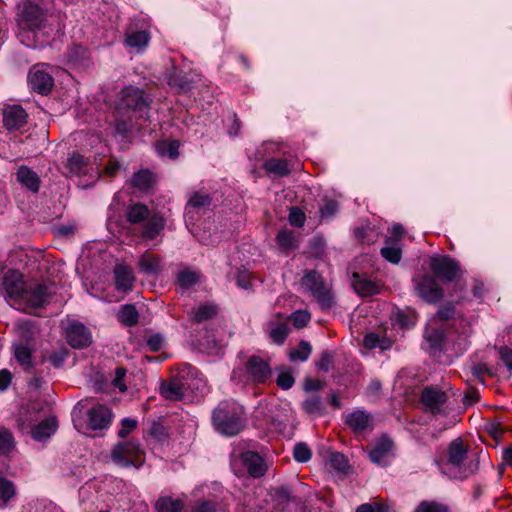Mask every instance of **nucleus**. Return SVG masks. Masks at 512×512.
<instances>
[{"instance_id":"nucleus-53","label":"nucleus","mask_w":512,"mask_h":512,"mask_svg":"<svg viewBox=\"0 0 512 512\" xmlns=\"http://www.w3.org/2000/svg\"><path fill=\"white\" fill-rule=\"evenodd\" d=\"M164 344V338L162 335L156 333L147 337L146 345L152 352H157L162 349Z\"/></svg>"},{"instance_id":"nucleus-40","label":"nucleus","mask_w":512,"mask_h":512,"mask_svg":"<svg viewBox=\"0 0 512 512\" xmlns=\"http://www.w3.org/2000/svg\"><path fill=\"white\" fill-rule=\"evenodd\" d=\"M312 352L311 345L306 341H301L297 348L289 352V359L291 361H306Z\"/></svg>"},{"instance_id":"nucleus-29","label":"nucleus","mask_w":512,"mask_h":512,"mask_svg":"<svg viewBox=\"0 0 512 512\" xmlns=\"http://www.w3.org/2000/svg\"><path fill=\"white\" fill-rule=\"evenodd\" d=\"M150 42V34L147 31H134L126 34L125 44L130 48L141 50Z\"/></svg>"},{"instance_id":"nucleus-27","label":"nucleus","mask_w":512,"mask_h":512,"mask_svg":"<svg viewBox=\"0 0 512 512\" xmlns=\"http://www.w3.org/2000/svg\"><path fill=\"white\" fill-rule=\"evenodd\" d=\"M345 422L354 431L360 432L369 426L370 416L363 410H356L346 416Z\"/></svg>"},{"instance_id":"nucleus-60","label":"nucleus","mask_w":512,"mask_h":512,"mask_svg":"<svg viewBox=\"0 0 512 512\" xmlns=\"http://www.w3.org/2000/svg\"><path fill=\"white\" fill-rule=\"evenodd\" d=\"M126 375V370L124 368H117L116 371H115V377L112 381L113 383V386L118 388L121 392H124L126 391V386L125 384L123 383V379Z\"/></svg>"},{"instance_id":"nucleus-26","label":"nucleus","mask_w":512,"mask_h":512,"mask_svg":"<svg viewBox=\"0 0 512 512\" xmlns=\"http://www.w3.org/2000/svg\"><path fill=\"white\" fill-rule=\"evenodd\" d=\"M185 383L178 378H173L161 385V395L168 400H180L184 396Z\"/></svg>"},{"instance_id":"nucleus-5","label":"nucleus","mask_w":512,"mask_h":512,"mask_svg":"<svg viewBox=\"0 0 512 512\" xmlns=\"http://www.w3.org/2000/svg\"><path fill=\"white\" fill-rule=\"evenodd\" d=\"M17 422L22 433H30L31 437L39 442L48 439L58 428L57 419L53 416L34 424L35 419L32 416L21 413Z\"/></svg>"},{"instance_id":"nucleus-35","label":"nucleus","mask_w":512,"mask_h":512,"mask_svg":"<svg viewBox=\"0 0 512 512\" xmlns=\"http://www.w3.org/2000/svg\"><path fill=\"white\" fill-rule=\"evenodd\" d=\"M138 312L134 305L126 304L118 312V319L127 326H133L138 322Z\"/></svg>"},{"instance_id":"nucleus-57","label":"nucleus","mask_w":512,"mask_h":512,"mask_svg":"<svg viewBox=\"0 0 512 512\" xmlns=\"http://www.w3.org/2000/svg\"><path fill=\"white\" fill-rule=\"evenodd\" d=\"M356 512H389L386 505L380 503H366L360 505Z\"/></svg>"},{"instance_id":"nucleus-44","label":"nucleus","mask_w":512,"mask_h":512,"mask_svg":"<svg viewBox=\"0 0 512 512\" xmlns=\"http://www.w3.org/2000/svg\"><path fill=\"white\" fill-rule=\"evenodd\" d=\"M312 451L307 444L300 442L294 446L293 457L299 463H306L311 459Z\"/></svg>"},{"instance_id":"nucleus-14","label":"nucleus","mask_w":512,"mask_h":512,"mask_svg":"<svg viewBox=\"0 0 512 512\" xmlns=\"http://www.w3.org/2000/svg\"><path fill=\"white\" fill-rule=\"evenodd\" d=\"M51 294V287L46 282H39L27 286L25 290V297H23L22 305L31 308H38L43 306Z\"/></svg>"},{"instance_id":"nucleus-7","label":"nucleus","mask_w":512,"mask_h":512,"mask_svg":"<svg viewBox=\"0 0 512 512\" xmlns=\"http://www.w3.org/2000/svg\"><path fill=\"white\" fill-rule=\"evenodd\" d=\"M0 286L1 292L7 299L14 302V304L22 305L27 285L19 271L13 269L4 271Z\"/></svg>"},{"instance_id":"nucleus-45","label":"nucleus","mask_w":512,"mask_h":512,"mask_svg":"<svg viewBox=\"0 0 512 512\" xmlns=\"http://www.w3.org/2000/svg\"><path fill=\"white\" fill-rule=\"evenodd\" d=\"M381 255L392 264H398L402 257L401 249L396 246H386L381 249Z\"/></svg>"},{"instance_id":"nucleus-42","label":"nucleus","mask_w":512,"mask_h":512,"mask_svg":"<svg viewBox=\"0 0 512 512\" xmlns=\"http://www.w3.org/2000/svg\"><path fill=\"white\" fill-rule=\"evenodd\" d=\"M153 181L152 173L148 170H141L134 174L131 182L133 186L140 190H147Z\"/></svg>"},{"instance_id":"nucleus-31","label":"nucleus","mask_w":512,"mask_h":512,"mask_svg":"<svg viewBox=\"0 0 512 512\" xmlns=\"http://www.w3.org/2000/svg\"><path fill=\"white\" fill-rule=\"evenodd\" d=\"M276 241L280 249L288 253L297 247V239L294 233L288 229H282L276 236Z\"/></svg>"},{"instance_id":"nucleus-39","label":"nucleus","mask_w":512,"mask_h":512,"mask_svg":"<svg viewBox=\"0 0 512 512\" xmlns=\"http://www.w3.org/2000/svg\"><path fill=\"white\" fill-rule=\"evenodd\" d=\"M363 343H364V346L368 349H373V348L379 347L382 350H386L391 347V341L388 338L380 337L376 333L366 334L364 337Z\"/></svg>"},{"instance_id":"nucleus-43","label":"nucleus","mask_w":512,"mask_h":512,"mask_svg":"<svg viewBox=\"0 0 512 512\" xmlns=\"http://www.w3.org/2000/svg\"><path fill=\"white\" fill-rule=\"evenodd\" d=\"M355 235L358 240L368 245L376 242L378 238V233L370 226L357 227Z\"/></svg>"},{"instance_id":"nucleus-55","label":"nucleus","mask_w":512,"mask_h":512,"mask_svg":"<svg viewBox=\"0 0 512 512\" xmlns=\"http://www.w3.org/2000/svg\"><path fill=\"white\" fill-rule=\"evenodd\" d=\"M415 512H447V509L440 504L424 501L417 507Z\"/></svg>"},{"instance_id":"nucleus-47","label":"nucleus","mask_w":512,"mask_h":512,"mask_svg":"<svg viewBox=\"0 0 512 512\" xmlns=\"http://www.w3.org/2000/svg\"><path fill=\"white\" fill-rule=\"evenodd\" d=\"M329 462L331 467L338 472H346L348 469L347 459L342 453H332L330 455Z\"/></svg>"},{"instance_id":"nucleus-15","label":"nucleus","mask_w":512,"mask_h":512,"mask_svg":"<svg viewBox=\"0 0 512 512\" xmlns=\"http://www.w3.org/2000/svg\"><path fill=\"white\" fill-rule=\"evenodd\" d=\"M421 401L427 410L433 414H438L443 410L447 401V394L436 387H426L422 391Z\"/></svg>"},{"instance_id":"nucleus-37","label":"nucleus","mask_w":512,"mask_h":512,"mask_svg":"<svg viewBox=\"0 0 512 512\" xmlns=\"http://www.w3.org/2000/svg\"><path fill=\"white\" fill-rule=\"evenodd\" d=\"M179 142L176 140L172 141H160L156 144V151L160 156H167L171 159L178 157Z\"/></svg>"},{"instance_id":"nucleus-1","label":"nucleus","mask_w":512,"mask_h":512,"mask_svg":"<svg viewBox=\"0 0 512 512\" xmlns=\"http://www.w3.org/2000/svg\"><path fill=\"white\" fill-rule=\"evenodd\" d=\"M46 23V11L38 3L24 2L19 6L18 12L20 42L28 48L42 47L45 41L41 40L40 36L44 35Z\"/></svg>"},{"instance_id":"nucleus-23","label":"nucleus","mask_w":512,"mask_h":512,"mask_svg":"<svg viewBox=\"0 0 512 512\" xmlns=\"http://www.w3.org/2000/svg\"><path fill=\"white\" fill-rule=\"evenodd\" d=\"M17 182L24 187L26 190L37 193L40 189V177L39 175L26 165L18 167L16 173Z\"/></svg>"},{"instance_id":"nucleus-58","label":"nucleus","mask_w":512,"mask_h":512,"mask_svg":"<svg viewBox=\"0 0 512 512\" xmlns=\"http://www.w3.org/2000/svg\"><path fill=\"white\" fill-rule=\"evenodd\" d=\"M121 428L118 431V436L125 438L137 426V421L131 418H124L121 421Z\"/></svg>"},{"instance_id":"nucleus-24","label":"nucleus","mask_w":512,"mask_h":512,"mask_svg":"<svg viewBox=\"0 0 512 512\" xmlns=\"http://www.w3.org/2000/svg\"><path fill=\"white\" fill-rule=\"evenodd\" d=\"M138 269L144 275L157 277L163 269L162 258L145 252L138 259Z\"/></svg>"},{"instance_id":"nucleus-56","label":"nucleus","mask_w":512,"mask_h":512,"mask_svg":"<svg viewBox=\"0 0 512 512\" xmlns=\"http://www.w3.org/2000/svg\"><path fill=\"white\" fill-rule=\"evenodd\" d=\"M338 210V204L334 200L325 201L324 205L320 208L321 218H330Z\"/></svg>"},{"instance_id":"nucleus-48","label":"nucleus","mask_w":512,"mask_h":512,"mask_svg":"<svg viewBox=\"0 0 512 512\" xmlns=\"http://www.w3.org/2000/svg\"><path fill=\"white\" fill-rule=\"evenodd\" d=\"M276 382L280 388L288 390L294 385L295 379L290 370L283 369L279 372Z\"/></svg>"},{"instance_id":"nucleus-18","label":"nucleus","mask_w":512,"mask_h":512,"mask_svg":"<svg viewBox=\"0 0 512 512\" xmlns=\"http://www.w3.org/2000/svg\"><path fill=\"white\" fill-rule=\"evenodd\" d=\"M246 370L249 377L256 383H264L272 375L269 363L258 356H252L248 359Z\"/></svg>"},{"instance_id":"nucleus-13","label":"nucleus","mask_w":512,"mask_h":512,"mask_svg":"<svg viewBox=\"0 0 512 512\" xmlns=\"http://www.w3.org/2000/svg\"><path fill=\"white\" fill-rule=\"evenodd\" d=\"M413 281L417 294L424 301L428 303H436L442 298V289L434 277L426 275L421 279L414 278Z\"/></svg>"},{"instance_id":"nucleus-33","label":"nucleus","mask_w":512,"mask_h":512,"mask_svg":"<svg viewBox=\"0 0 512 512\" xmlns=\"http://www.w3.org/2000/svg\"><path fill=\"white\" fill-rule=\"evenodd\" d=\"M264 168L268 173L279 177L286 176L290 173L286 160L271 158L265 161Z\"/></svg>"},{"instance_id":"nucleus-4","label":"nucleus","mask_w":512,"mask_h":512,"mask_svg":"<svg viewBox=\"0 0 512 512\" xmlns=\"http://www.w3.org/2000/svg\"><path fill=\"white\" fill-rule=\"evenodd\" d=\"M215 429L226 436L238 434L245 426L244 408L235 401L221 402L213 411Z\"/></svg>"},{"instance_id":"nucleus-61","label":"nucleus","mask_w":512,"mask_h":512,"mask_svg":"<svg viewBox=\"0 0 512 512\" xmlns=\"http://www.w3.org/2000/svg\"><path fill=\"white\" fill-rule=\"evenodd\" d=\"M472 375L475 379L479 380L482 384L484 383L482 376L485 373L489 372V369L486 364L484 363H478L474 364L471 368Z\"/></svg>"},{"instance_id":"nucleus-36","label":"nucleus","mask_w":512,"mask_h":512,"mask_svg":"<svg viewBox=\"0 0 512 512\" xmlns=\"http://www.w3.org/2000/svg\"><path fill=\"white\" fill-rule=\"evenodd\" d=\"M211 198L207 193L194 192L188 200L186 210L187 214L191 212V209H202L210 205Z\"/></svg>"},{"instance_id":"nucleus-59","label":"nucleus","mask_w":512,"mask_h":512,"mask_svg":"<svg viewBox=\"0 0 512 512\" xmlns=\"http://www.w3.org/2000/svg\"><path fill=\"white\" fill-rule=\"evenodd\" d=\"M332 355L329 352H323L317 362V368L321 371L328 372L332 367Z\"/></svg>"},{"instance_id":"nucleus-49","label":"nucleus","mask_w":512,"mask_h":512,"mask_svg":"<svg viewBox=\"0 0 512 512\" xmlns=\"http://www.w3.org/2000/svg\"><path fill=\"white\" fill-rule=\"evenodd\" d=\"M193 512H225V510L214 501L204 500L194 506Z\"/></svg>"},{"instance_id":"nucleus-30","label":"nucleus","mask_w":512,"mask_h":512,"mask_svg":"<svg viewBox=\"0 0 512 512\" xmlns=\"http://www.w3.org/2000/svg\"><path fill=\"white\" fill-rule=\"evenodd\" d=\"M15 496L16 489L13 482L0 474V508L6 507Z\"/></svg>"},{"instance_id":"nucleus-28","label":"nucleus","mask_w":512,"mask_h":512,"mask_svg":"<svg viewBox=\"0 0 512 512\" xmlns=\"http://www.w3.org/2000/svg\"><path fill=\"white\" fill-rule=\"evenodd\" d=\"M218 308L213 303H202L191 313L192 321L200 323L213 318L217 314Z\"/></svg>"},{"instance_id":"nucleus-17","label":"nucleus","mask_w":512,"mask_h":512,"mask_svg":"<svg viewBox=\"0 0 512 512\" xmlns=\"http://www.w3.org/2000/svg\"><path fill=\"white\" fill-rule=\"evenodd\" d=\"M88 427L92 430L107 429L112 421V411L104 405L98 404L87 412Z\"/></svg>"},{"instance_id":"nucleus-41","label":"nucleus","mask_w":512,"mask_h":512,"mask_svg":"<svg viewBox=\"0 0 512 512\" xmlns=\"http://www.w3.org/2000/svg\"><path fill=\"white\" fill-rule=\"evenodd\" d=\"M86 159L84 156L74 153L67 160V168L72 174L79 175L86 170Z\"/></svg>"},{"instance_id":"nucleus-54","label":"nucleus","mask_w":512,"mask_h":512,"mask_svg":"<svg viewBox=\"0 0 512 512\" xmlns=\"http://www.w3.org/2000/svg\"><path fill=\"white\" fill-rule=\"evenodd\" d=\"M292 321L295 327L302 328L310 321V314L307 311L299 310L292 314Z\"/></svg>"},{"instance_id":"nucleus-6","label":"nucleus","mask_w":512,"mask_h":512,"mask_svg":"<svg viewBox=\"0 0 512 512\" xmlns=\"http://www.w3.org/2000/svg\"><path fill=\"white\" fill-rule=\"evenodd\" d=\"M302 288L308 291L323 309L332 305V295L330 288L324 283L321 275L311 270L304 274L300 282Z\"/></svg>"},{"instance_id":"nucleus-16","label":"nucleus","mask_w":512,"mask_h":512,"mask_svg":"<svg viewBox=\"0 0 512 512\" xmlns=\"http://www.w3.org/2000/svg\"><path fill=\"white\" fill-rule=\"evenodd\" d=\"M66 339L73 348H83L91 343V334L82 323L70 322L66 327Z\"/></svg>"},{"instance_id":"nucleus-2","label":"nucleus","mask_w":512,"mask_h":512,"mask_svg":"<svg viewBox=\"0 0 512 512\" xmlns=\"http://www.w3.org/2000/svg\"><path fill=\"white\" fill-rule=\"evenodd\" d=\"M478 469V455L469 454L468 446L461 438L452 440L447 448V463L443 473L450 478L465 479L475 474Z\"/></svg>"},{"instance_id":"nucleus-32","label":"nucleus","mask_w":512,"mask_h":512,"mask_svg":"<svg viewBox=\"0 0 512 512\" xmlns=\"http://www.w3.org/2000/svg\"><path fill=\"white\" fill-rule=\"evenodd\" d=\"M268 333L274 343L282 344L288 336L289 327L286 322H280L277 324L269 323Z\"/></svg>"},{"instance_id":"nucleus-10","label":"nucleus","mask_w":512,"mask_h":512,"mask_svg":"<svg viewBox=\"0 0 512 512\" xmlns=\"http://www.w3.org/2000/svg\"><path fill=\"white\" fill-rule=\"evenodd\" d=\"M28 83L33 91L46 95L51 91L54 80L48 71V67L44 64H38L30 69Z\"/></svg>"},{"instance_id":"nucleus-51","label":"nucleus","mask_w":512,"mask_h":512,"mask_svg":"<svg viewBox=\"0 0 512 512\" xmlns=\"http://www.w3.org/2000/svg\"><path fill=\"white\" fill-rule=\"evenodd\" d=\"M13 437L6 429H0V452L8 453L13 448Z\"/></svg>"},{"instance_id":"nucleus-8","label":"nucleus","mask_w":512,"mask_h":512,"mask_svg":"<svg viewBox=\"0 0 512 512\" xmlns=\"http://www.w3.org/2000/svg\"><path fill=\"white\" fill-rule=\"evenodd\" d=\"M111 457L116 465L131 467L141 460V451L135 442H121L113 448Z\"/></svg>"},{"instance_id":"nucleus-52","label":"nucleus","mask_w":512,"mask_h":512,"mask_svg":"<svg viewBox=\"0 0 512 512\" xmlns=\"http://www.w3.org/2000/svg\"><path fill=\"white\" fill-rule=\"evenodd\" d=\"M305 214L297 207H293L289 212V222L291 225L301 227L305 223Z\"/></svg>"},{"instance_id":"nucleus-22","label":"nucleus","mask_w":512,"mask_h":512,"mask_svg":"<svg viewBox=\"0 0 512 512\" xmlns=\"http://www.w3.org/2000/svg\"><path fill=\"white\" fill-rule=\"evenodd\" d=\"M240 461L247 469L248 473L253 477H261L267 470L264 459L255 452L246 451L241 453Z\"/></svg>"},{"instance_id":"nucleus-63","label":"nucleus","mask_w":512,"mask_h":512,"mask_svg":"<svg viewBox=\"0 0 512 512\" xmlns=\"http://www.w3.org/2000/svg\"><path fill=\"white\" fill-rule=\"evenodd\" d=\"M500 357L503 361L504 365L512 371V350L508 348H501L500 349Z\"/></svg>"},{"instance_id":"nucleus-21","label":"nucleus","mask_w":512,"mask_h":512,"mask_svg":"<svg viewBox=\"0 0 512 512\" xmlns=\"http://www.w3.org/2000/svg\"><path fill=\"white\" fill-rule=\"evenodd\" d=\"M352 286L357 294L362 297L373 296L380 292L381 284L373 281L367 276L354 272L352 275Z\"/></svg>"},{"instance_id":"nucleus-25","label":"nucleus","mask_w":512,"mask_h":512,"mask_svg":"<svg viewBox=\"0 0 512 512\" xmlns=\"http://www.w3.org/2000/svg\"><path fill=\"white\" fill-rule=\"evenodd\" d=\"M114 279L116 289L122 292H129L134 287L135 276L128 265L117 264L114 268Z\"/></svg>"},{"instance_id":"nucleus-19","label":"nucleus","mask_w":512,"mask_h":512,"mask_svg":"<svg viewBox=\"0 0 512 512\" xmlns=\"http://www.w3.org/2000/svg\"><path fill=\"white\" fill-rule=\"evenodd\" d=\"M28 114L19 105H9L3 110V124L8 130H19L26 123Z\"/></svg>"},{"instance_id":"nucleus-46","label":"nucleus","mask_w":512,"mask_h":512,"mask_svg":"<svg viewBox=\"0 0 512 512\" xmlns=\"http://www.w3.org/2000/svg\"><path fill=\"white\" fill-rule=\"evenodd\" d=\"M303 410L308 414H320L322 410V402L320 397L312 396L302 403Z\"/></svg>"},{"instance_id":"nucleus-64","label":"nucleus","mask_w":512,"mask_h":512,"mask_svg":"<svg viewBox=\"0 0 512 512\" xmlns=\"http://www.w3.org/2000/svg\"><path fill=\"white\" fill-rule=\"evenodd\" d=\"M425 338L432 344V346L437 347L441 342L442 334L439 331H435L434 333L426 332Z\"/></svg>"},{"instance_id":"nucleus-62","label":"nucleus","mask_w":512,"mask_h":512,"mask_svg":"<svg viewBox=\"0 0 512 512\" xmlns=\"http://www.w3.org/2000/svg\"><path fill=\"white\" fill-rule=\"evenodd\" d=\"M12 380V375L7 369L0 371V391H4L8 388Z\"/></svg>"},{"instance_id":"nucleus-50","label":"nucleus","mask_w":512,"mask_h":512,"mask_svg":"<svg viewBox=\"0 0 512 512\" xmlns=\"http://www.w3.org/2000/svg\"><path fill=\"white\" fill-rule=\"evenodd\" d=\"M67 356H68V350L64 347H61V348L53 351L49 355L48 360L55 368H59L62 366V364L64 363Z\"/></svg>"},{"instance_id":"nucleus-38","label":"nucleus","mask_w":512,"mask_h":512,"mask_svg":"<svg viewBox=\"0 0 512 512\" xmlns=\"http://www.w3.org/2000/svg\"><path fill=\"white\" fill-rule=\"evenodd\" d=\"M184 504L179 499L171 497L160 498L156 503V508L159 512H181Z\"/></svg>"},{"instance_id":"nucleus-11","label":"nucleus","mask_w":512,"mask_h":512,"mask_svg":"<svg viewBox=\"0 0 512 512\" xmlns=\"http://www.w3.org/2000/svg\"><path fill=\"white\" fill-rule=\"evenodd\" d=\"M394 456V443L387 435L377 438L369 452L370 460L381 466L389 465Z\"/></svg>"},{"instance_id":"nucleus-12","label":"nucleus","mask_w":512,"mask_h":512,"mask_svg":"<svg viewBox=\"0 0 512 512\" xmlns=\"http://www.w3.org/2000/svg\"><path fill=\"white\" fill-rule=\"evenodd\" d=\"M430 268L435 276L446 282L453 281L460 271L457 262L448 256L440 255L430 258Z\"/></svg>"},{"instance_id":"nucleus-3","label":"nucleus","mask_w":512,"mask_h":512,"mask_svg":"<svg viewBox=\"0 0 512 512\" xmlns=\"http://www.w3.org/2000/svg\"><path fill=\"white\" fill-rule=\"evenodd\" d=\"M127 221L141 224L139 236L145 241L156 239L165 228V219L159 212H151L147 206L135 203L126 210Z\"/></svg>"},{"instance_id":"nucleus-9","label":"nucleus","mask_w":512,"mask_h":512,"mask_svg":"<svg viewBox=\"0 0 512 512\" xmlns=\"http://www.w3.org/2000/svg\"><path fill=\"white\" fill-rule=\"evenodd\" d=\"M16 328L22 340L25 342H28L32 338L30 325L27 322H18ZM14 356L24 370H29L32 367V350L27 343L15 344Z\"/></svg>"},{"instance_id":"nucleus-20","label":"nucleus","mask_w":512,"mask_h":512,"mask_svg":"<svg viewBox=\"0 0 512 512\" xmlns=\"http://www.w3.org/2000/svg\"><path fill=\"white\" fill-rule=\"evenodd\" d=\"M143 91L137 87L129 86L122 90L119 106L131 110H142L146 107Z\"/></svg>"},{"instance_id":"nucleus-34","label":"nucleus","mask_w":512,"mask_h":512,"mask_svg":"<svg viewBox=\"0 0 512 512\" xmlns=\"http://www.w3.org/2000/svg\"><path fill=\"white\" fill-rule=\"evenodd\" d=\"M199 277L200 275L196 271L185 268L177 274V284L182 289H189L198 282Z\"/></svg>"}]
</instances>
